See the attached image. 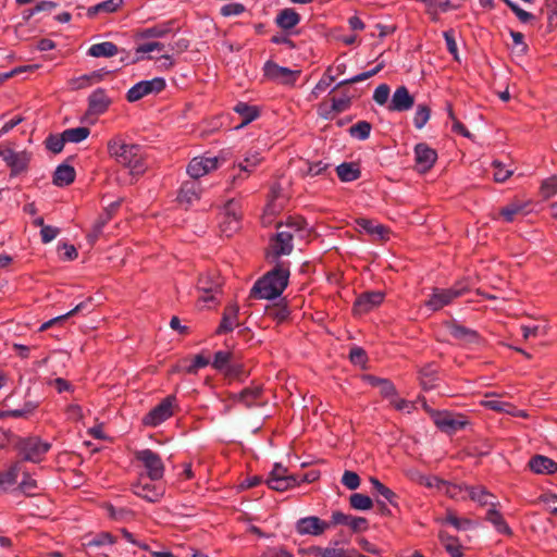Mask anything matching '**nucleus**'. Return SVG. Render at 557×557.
I'll return each mask as SVG.
<instances>
[{
    "mask_svg": "<svg viewBox=\"0 0 557 557\" xmlns=\"http://www.w3.org/2000/svg\"><path fill=\"white\" fill-rule=\"evenodd\" d=\"M138 460L146 470L147 476L151 481H159L164 475V463L161 457L151 449H141L135 454Z\"/></svg>",
    "mask_w": 557,
    "mask_h": 557,
    "instance_id": "0eeeda50",
    "label": "nucleus"
},
{
    "mask_svg": "<svg viewBox=\"0 0 557 557\" xmlns=\"http://www.w3.org/2000/svg\"><path fill=\"white\" fill-rule=\"evenodd\" d=\"M165 88V81L162 77H154L149 81H140L131 87L126 94L129 102H135L150 94L160 92Z\"/></svg>",
    "mask_w": 557,
    "mask_h": 557,
    "instance_id": "9d476101",
    "label": "nucleus"
},
{
    "mask_svg": "<svg viewBox=\"0 0 557 557\" xmlns=\"http://www.w3.org/2000/svg\"><path fill=\"white\" fill-rule=\"evenodd\" d=\"M264 76L270 81L284 85H294L300 72L267 61L263 66Z\"/></svg>",
    "mask_w": 557,
    "mask_h": 557,
    "instance_id": "9b49d317",
    "label": "nucleus"
},
{
    "mask_svg": "<svg viewBox=\"0 0 557 557\" xmlns=\"http://www.w3.org/2000/svg\"><path fill=\"white\" fill-rule=\"evenodd\" d=\"M331 524L317 516L300 518L295 525L296 532L300 535L320 536Z\"/></svg>",
    "mask_w": 557,
    "mask_h": 557,
    "instance_id": "4468645a",
    "label": "nucleus"
},
{
    "mask_svg": "<svg viewBox=\"0 0 557 557\" xmlns=\"http://www.w3.org/2000/svg\"><path fill=\"white\" fill-rule=\"evenodd\" d=\"M120 206V202H114L109 206V208L106 210V213L99 218V220L94 225L91 232L88 234V240L90 243H94L95 240L99 239V236L102 232V227L106 224V222L111 218L112 212Z\"/></svg>",
    "mask_w": 557,
    "mask_h": 557,
    "instance_id": "c9c22d12",
    "label": "nucleus"
},
{
    "mask_svg": "<svg viewBox=\"0 0 557 557\" xmlns=\"http://www.w3.org/2000/svg\"><path fill=\"white\" fill-rule=\"evenodd\" d=\"M18 487L24 494L32 496V495H35V493H36L37 482L33 478H30L28 474H25L22 482L20 483Z\"/></svg>",
    "mask_w": 557,
    "mask_h": 557,
    "instance_id": "338daca9",
    "label": "nucleus"
},
{
    "mask_svg": "<svg viewBox=\"0 0 557 557\" xmlns=\"http://www.w3.org/2000/svg\"><path fill=\"white\" fill-rule=\"evenodd\" d=\"M177 406L176 397L170 395L159 405L152 408L143 419L146 426H158L174 414V408Z\"/></svg>",
    "mask_w": 557,
    "mask_h": 557,
    "instance_id": "423d86ee",
    "label": "nucleus"
},
{
    "mask_svg": "<svg viewBox=\"0 0 557 557\" xmlns=\"http://www.w3.org/2000/svg\"><path fill=\"white\" fill-rule=\"evenodd\" d=\"M371 128L372 126L369 122L359 121L349 128V134L351 137L358 138L360 140H366L370 136Z\"/></svg>",
    "mask_w": 557,
    "mask_h": 557,
    "instance_id": "8fccbe9b",
    "label": "nucleus"
},
{
    "mask_svg": "<svg viewBox=\"0 0 557 557\" xmlns=\"http://www.w3.org/2000/svg\"><path fill=\"white\" fill-rule=\"evenodd\" d=\"M418 483L430 488H436L442 492L445 481L435 475H419Z\"/></svg>",
    "mask_w": 557,
    "mask_h": 557,
    "instance_id": "13d9d810",
    "label": "nucleus"
},
{
    "mask_svg": "<svg viewBox=\"0 0 557 557\" xmlns=\"http://www.w3.org/2000/svg\"><path fill=\"white\" fill-rule=\"evenodd\" d=\"M267 484L274 491L284 492L297 486L299 484V480L297 476L288 474L287 469L281 463H275L267 479Z\"/></svg>",
    "mask_w": 557,
    "mask_h": 557,
    "instance_id": "1a4fd4ad",
    "label": "nucleus"
},
{
    "mask_svg": "<svg viewBox=\"0 0 557 557\" xmlns=\"http://www.w3.org/2000/svg\"><path fill=\"white\" fill-rule=\"evenodd\" d=\"M370 482H371L373 488L376 491V493H379L381 496H383L389 504H392V505L395 504L396 494L391 488H388L387 486L382 484L374 476L370 478Z\"/></svg>",
    "mask_w": 557,
    "mask_h": 557,
    "instance_id": "6e6d98bb",
    "label": "nucleus"
},
{
    "mask_svg": "<svg viewBox=\"0 0 557 557\" xmlns=\"http://www.w3.org/2000/svg\"><path fill=\"white\" fill-rule=\"evenodd\" d=\"M467 492V498H470L476 503H479L481 506H485L491 504L494 506V503L490 502V498L492 495L482 486H466Z\"/></svg>",
    "mask_w": 557,
    "mask_h": 557,
    "instance_id": "e433bc0d",
    "label": "nucleus"
},
{
    "mask_svg": "<svg viewBox=\"0 0 557 557\" xmlns=\"http://www.w3.org/2000/svg\"><path fill=\"white\" fill-rule=\"evenodd\" d=\"M50 445L38 437L23 438L18 442L17 448L23 459L30 462H39L42 456L49 450Z\"/></svg>",
    "mask_w": 557,
    "mask_h": 557,
    "instance_id": "6e6552de",
    "label": "nucleus"
},
{
    "mask_svg": "<svg viewBox=\"0 0 557 557\" xmlns=\"http://www.w3.org/2000/svg\"><path fill=\"white\" fill-rule=\"evenodd\" d=\"M275 22L280 28L288 30L299 24L300 15L295 11V9L286 8L280 11Z\"/></svg>",
    "mask_w": 557,
    "mask_h": 557,
    "instance_id": "bb28decb",
    "label": "nucleus"
},
{
    "mask_svg": "<svg viewBox=\"0 0 557 557\" xmlns=\"http://www.w3.org/2000/svg\"><path fill=\"white\" fill-rule=\"evenodd\" d=\"M235 112H237L243 121L240 126L247 125L258 117L259 112L256 107L249 106L245 102H239L234 108Z\"/></svg>",
    "mask_w": 557,
    "mask_h": 557,
    "instance_id": "37998d69",
    "label": "nucleus"
},
{
    "mask_svg": "<svg viewBox=\"0 0 557 557\" xmlns=\"http://www.w3.org/2000/svg\"><path fill=\"white\" fill-rule=\"evenodd\" d=\"M355 550H347L339 547H325L322 552V557H356Z\"/></svg>",
    "mask_w": 557,
    "mask_h": 557,
    "instance_id": "680f3d73",
    "label": "nucleus"
},
{
    "mask_svg": "<svg viewBox=\"0 0 557 557\" xmlns=\"http://www.w3.org/2000/svg\"><path fill=\"white\" fill-rule=\"evenodd\" d=\"M529 467L536 474H552L557 471V462L543 455L532 457Z\"/></svg>",
    "mask_w": 557,
    "mask_h": 557,
    "instance_id": "5701e85b",
    "label": "nucleus"
},
{
    "mask_svg": "<svg viewBox=\"0 0 557 557\" xmlns=\"http://www.w3.org/2000/svg\"><path fill=\"white\" fill-rule=\"evenodd\" d=\"M0 158L12 169L14 173L22 172L26 169L30 154L26 151H14L11 148L0 147Z\"/></svg>",
    "mask_w": 557,
    "mask_h": 557,
    "instance_id": "f3484780",
    "label": "nucleus"
},
{
    "mask_svg": "<svg viewBox=\"0 0 557 557\" xmlns=\"http://www.w3.org/2000/svg\"><path fill=\"white\" fill-rule=\"evenodd\" d=\"M434 423L442 431L453 433L462 429L467 424V421L461 417H455L451 413L444 411L437 412L434 416Z\"/></svg>",
    "mask_w": 557,
    "mask_h": 557,
    "instance_id": "4be33fe9",
    "label": "nucleus"
},
{
    "mask_svg": "<svg viewBox=\"0 0 557 557\" xmlns=\"http://www.w3.org/2000/svg\"><path fill=\"white\" fill-rule=\"evenodd\" d=\"M436 521L440 523H448L458 531H465L471 529L474 525L470 519L459 518L455 511L450 509L446 510V516L444 518H437Z\"/></svg>",
    "mask_w": 557,
    "mask_h": 557,
    "instance_id": "7c9ffc66",
    "label": "nucleus"
},
{
    "mask_svg": "<svg viewBox=\"0 0 557 557\" xmlns=\"http://www.w3.org/2000/svg\"><path fill=\"white\" fill-rule=\"evenodd\" d=\"M52 183L58 187L70 185V161L65 160L54 171Z\"/></svg>",
    "mask_w": 557,
    "mask_h": 557,
    "instance_id": "79ce46f5",
    "label": "nucleus"
},
{
    "mask_svg": "<svg viewBox=\"0 0 557 557\" xmlns=\"http://www.w3.org/2000/svg\"><path fill=\"white\" fill-rule=\"evenodd\" d=\"M240 226V213L238 211V205L234 200L226 203L224 208L223 219L220 223L221 232L230 237Z\"/></svg>",
    "mask_w": 557,
    "mask_h": 557,
    "instance_id": "2eb2a0df",
    "label": "nucleus"
},
{
    "mask_svg": "<svg viewBox=\"0 0 557 557\" xmlns=\"http://www.w3.org/2000/svg\"><path fill=\"white\" fill-rule=\"evenodd\" d=\"M449 333L456 339H460L467 343L473 342L476 339V333L470 329H467L460 324H450L448 326Z\"/></svg>",
    "mask_w": 557,
    "mask_h": 557,
    "instance_id": "c03bdc74",
    "label": "nucleus"
},
{
    "mask_svg": "<svg viewBox=\"0 0 557 557\" xmlns=\"http://www.w3.org/2000/svg\"><path fill=\"white\" fill-rule=\"evenodd\" d=\"M261 388L259 386L248 387L240 393L233 394L231 398L236 403H242L245 407L250 408L258 405V400L261 396Z\"/></svg>",
    "mask_w": 557,
    "mask_h": 557,
    "instance_id": "393cba45",
    "label": "nucleus"
},
{
    "mask_svg": "<svg viewBox=\"0 0 557 557\" xmlns=\"http://www.w3.org/2000/svg\"><path fill=\"white\" fill-rule=\"evenodd\" d=\"M440 540L451 557H462V547L455 537L446 534L445 532H440Z\"/></svg>",
    "mask_w": 557,
    "mask_h": 557,
    "instance_id": "ea45409f",
    "label": "nucleus"
},
{
    "mask_svg": "<svg viewBox=\"0 0 557 557\" xmlns=\"http://www.w3.org/2000/svg\"><path fill=\"white\" fill-rule=\"evenodd\" d=\"M108 151L119 164L128 169L132 175H141L147 170L143 147L115 137L108 143Z\"/></svg>",
    "mask_w": 557,
    "mask_h": 557,
    "instance_id": "f257e3e1",
    "label": "nucleus"
},
{
    "mask_svg": "<svg viewBox=\"0 0 557 557\" xmlns=\"http://www.w3.org/2000/svg\"><path fill=\"white\" fill-rule=\"evenodd\" d=\"M233 359L234 355L231 351L219 350L214 354L211 364L215 370L224 372Z\"/></svg>",
    "mask_w": 557,
    "mask_h": 557,
    "instance_id": "09e8293b",
    "label": "nucleus"
},
{
    "mask_svg": "<svg viewBox=\"0 0 557 557\" xmlns=\"http://www.w3.org/2000/svg\"><path fill=\"white\" fill-rule=\"evenodd\" d=\"M20 472V463H14L0 472V493L9 492L16 484Z\"/></svg>",
    "mask_w": 557,
    "mask_h": 557,
    "instance_id": "b1692460",
    "label": "nucleus"
},
{
    "mask_svg": "<svg viewBox=\"0 0 557 557\" xmlns=\"http://www.w3.org/2000/svg\"><path fill=\"white\" fill-rule=\"evenodd\" d=\"M336 173L342 182H352L360 177L361 172L358 164L344 162L336 168Z\"/></svg>",
    "mask_w": 557,
    "mask_h": 557,
    "instance_id": "473e14b6",
    "label": "nucleus"
},
{
    "mask_svg": "<svg viewBox=\"0 0 557 557\" xmlns=\"http://www.w3.org/2000/svg\"><path fill=\"white\" fill-rule=\"evenodd\" d=\"M221 278L214 273H207L200 275L198 280V289L202 293L199 297V301L202 302V307L211 308L216 305V295L221 289Z\"/></svg>",
    "mask_w": 557,
    "mask_h": 557,
    "instance_id": "39448f33",
    "label": "nucleus"
},
{
    "mask_svg": "<svg viewBox=\"0 0 557 557\" xmlns=\"http://www.w3.org/2000/svg\"><path fill=\"white\" fill-rule=\"evenodd\" d=\"M170 33V27L166 25H156L151 27H147L141 29L137 37L139 39H149V38H163Z\"/></svg>",
    "mask_w": 557,
    "mask_h": 557,
    "instance_id": "49530a36",
    "label": "nucleus"
},
{
    "mask_svg": "<svg viewBox=\"0 0 557 557\" xmlns=\"http://www.w3.org/2000/svg\"><path fill=\"white\" fill-rule=\"evenodd\" d=\"M262 157L258 150H250L246 153L244 160L238 163V169L243 172H253L261 163Z\"/></svg>",
    "mask_w": 557,
    "mask_h": 557,
    "instance_id": "a19ab883",
    "label": "nucleus"
},
{
    "mask_svg": "<svg viewBox=\"0 0 557 557\" xmlns=\"http://www.w3.org/2000/svg\"><path fill=\"white\" fill-rule=\"evenodd\" d=\"M492 166L494 168V173H493L494 180L498 183L505 182L513 173V170L507 168L499 161H494L492 163Z\"/></svg>",
    "mask_w": 557,
    "mask_h": 557,
    "instance_id": "4d7b16f0",
    "label": "nucleus"
},
{
    "mask_svg": "<svg viewBox=\"0 0 557 557\" xmlns=\"http://www.w3.org/2000/svg\"><path fill=\"white\" fill-rule=\"evenodd\" d=\"M67 141H70V128L61 134L49 135L46 139V148L53 153H60Z\"/></svg>",
    "mask_w": 557,
    "mask_h": 557,
    "instance_id": "2f4dec72",
    "label": "nucleus"
},
{
    "mask_svg": "<svg viewBox=\"0 0 557 557\" xmlns=\"http://www.w3.org/2000/svg\"><path fill=\"white\" fill-rule=\"evenodd\" d=\"M420 384L423 389H432L437 381L436 369L432 364H428L420 370Z\"/></svg>",
    "mask_w": 557,
    "mask_h": 557,
    "instance_id": "4c0bfd02",
    "label": "nucleus"
},
{
    "mask_svg": "<svg viewBox=\"0 0 557 557\" xmlns=\"http://www.w3.org/2000/svg\"><path fill=\"white\" fill-rule=\"evenodd\" d=\"M485 519L494 525L497 532L506 535L511 534V529L505 521L503 515L496 510L494 506L487 510Z\"/></svg>",
    "mask_w": 557,
    "mask_h": 557,
    "instance_id": "72a5a7b5",
    "label": "nucleus"
},
{
    "mask_svg": "<svg viewBox=\"0 0 557 557\" xmlns=\"http://www.w3.org/2000/svg\"><path fill=\"white\" fill-rule=\"evenodd\" d=\"M350 506L357 510H369L373 506L372 499L360 493H355L349 497Z\"/></svg>",
    "mask_w": 557,
    "mask_h": 557,
    "instance_id": "3c124183",
    "label": "nucleus"
},
{
    "mask_svg": "<svg viewBox=\"0 0 557 557\" xmlns=\"http://www.w3.org/2000/svg\"><path fill=\"white\" fill-rule=\"evenodd\" d=\"M103 74L102 71H95L89 75H84L77 78L75 82L72 81V88H82L89 85L92 81H100Z\"/></svg>",
    "mask_w": 557,
    "mask_h": 557,
    "instance_id": "bf43d9fd",
    "label": "nucleus"
},
{
    "mask_svg": "<svg viewBox=\"0 0 557 557\" xmlns=\"http://www.w3.org/2000/svg\"><path fill=\"white\" fill-rule=\"evenodd\" d=\"M384 67V63H380L377 64L375 67H373L372 70L370 71H366V72H362L360 74H357L350 78H347V79H344V81H341L335 88H338L341 86H344V85H348V84H355V83H358V82H361V81H366L372 76H374L375 74H377Z\"/></svg>",
    "mask_w": 557,
    "mask_h": 557,
    "instance_id": "de8ad7c7",
    "label": "nucleus"
},
{
    "mask_svg": "<svg viewBox=\"0 0 557 557\" xmlns=\"http://www.w3.org/2000/svg\"><path fill=\"white\" fill-rule=\"evenodd\" d=\"M354 532H363L369 528L368 520L362 517L349 516L347 524Z\"/></svg>",
    "mask_w": 557,
    "mask_h": 557,
    "instance_id": "e2e57ef3",
    "label": "nucleus"
},
{
    "mask_svg": "<svg viewBox=\"0 0 557 557\" xmlns=\"http://www.w3.org/2000/svg\"><path fill=\"white\" fill-rule=\"evenodd\" d=\"M237 314L238 308L236 306L227 307L216 332L222 334L232 331L237 325Z\"/></svg>",
    "mask_w": 557,
    "mask_h": 557,
    "instance_id": "f704fd0d",
    "label": "nucleus"
},
{
    "mask_svg": "<svg viewBox=\"0 0 557 557\" xmlns=\"http://www.w3.org/2000/svg\"><path fill=\"white\" fill-rule=\"evenodd\" d=\"M89 102V112L94 114L103 113L110 101L107 97L106 92L102 89L95 90L88 98Z\"/></svg>",
    "mask_w": 557,
    "mask_h": 557,
    "instance_id": "c756f323",
    "label": "nucleus"
},
{
    "mask_svg": "<svg viewBox=\"0 0 557 557\" xmlns=\"http://www.w3.org/2000/svg\"><path fill=\"white\" fill-rule=\"evenodd\" d=\"M542 191L545 197H552L557 194V176L545 180L542 184Z\"/></svg>",
    "mask_w": 557,
    "mask_h": 557,
    "instance_id": "774afa93",
    "label": "nucleus"
},
{
    "mask_svg": "<svg viewBox=\"0 0 557 557\" xmlns=\"http://www.w3.org/2000/svg\"><path fill=\"white\" fill-rule=\"evenodd\" d=\"M201 193L200 183L194 180L186 181L181 185L176 200L182 207L188 209L199 201Z\"/></svg>",
    "mask_w": 557,
    "mask_h": 557,
    "instance_id": "dca6fc26",
    "label": "nucleus"
},
{
    "mask_svg": "<svg viewBox=\"0 0 557 557\" xmlns=\"http://www.w3.org/2000/svg\"><path fill=\"white\" fill-rule=\"evenodd\" d=\"M384 294L382 292H369L360 295L354 305L356 314H364L382 304Z\"/></svg>",
    "mask_w": 557,
    "mask_h": 557,
    "instance_id": "aec40b11",
    "label": "nucleus"
},
{
    "mask_svg": "<svg viewBox=\"0 0 557 557\" xmlns=\"http://www.w3.org/2000/svg\"><path fill=\"white\" fill-rule=\"evenodd\" d=\"M120 52L117 46L111 41L91 45L87 54L94 58H110Z\"/></svg>",
    "mask_w": 557,
    "mask_h": 557,
    "instance_id": "c85d7f7f",
    "label": "nucleus"
},
{
    "mask_svg": "<svg viewBox=\"0 0 557 557\" xmlns=\"http://www.w3.org/2000/svg\"><path fill=\"white\" fill-rule=\"evenodd\" d=\"M113 544L114 539L112 535L110 533L102 532L90 539L87 537L82 545L87 555L96 557L99 555H107Z\"/></svg>",
    "mask_w": 557,
    "mask_h": 557,
    "instance_id": "ddd939ff",
    "label": "nucleus"
},
{
    "mask_svg": "<svg viewBox=\"0 0 557 557\" xmlns=\"http://www.w3.org/2000/svg\"><path fill=\"white\" fill-rule=\"evenodd\" d=\"M288 278V267L278 263L272 271L255 283L250 296L256 299H275L287 287Z\"/></svg>",
    "mask_w": 557,
    "mask_h": 557,
    "instance_id": "f03ea898",
    "label": "nucleus"
},
{
    "mask_svg": "<svg viewBox=\"0 0 557 557\" xmlns=\"http://www.w3.org/2000/svg\"><path fill=\"white\" fill-rule=\"evenodd\" d=\"M123 3V0H106L96 5L88 8L87 15L94 16L98 13H112L115 12Z\"/></svg>",
    "mask_w": 557,
    "mask_h": 557,
    "instance_id": "58836bf2",
    "label": "nucleus"
},
{
    "mask_svg": "<svg viewBox=\"0 0 557 557\" xmlns=\"http://www.w3.org/2000/svg\"><path fill=\"white\" fill-rule=\"evenodd\" d=\"M351 106V98L347 95L332 98L330 107L321 104L319 108V114L325 120L333 119L335 114L347 111Z\"/></svg>",
    "mask_w": 557,
    "mask_h": 557,
    "instance_id": "412c9836",
    "label": "nucleus"
},
{
    "mask_svg": "<svg viewBox=\"0 0 557 557\" xmlns=\"http://www.w3.org/2000/svg\"><path fill=\"white\" fill-rule=\"evenodd\" d=\"M487 399L482 401V405L491 410L497 412H508V409L511 408L509 403L503 401L496 398V395L491 394L486 395Z\"/></svg>",
    "mask_w": 557,
    "mask_h": 557,
    "instance_id": "603ef678",
    "label": "nucleus"
},
{
    "mask_svg": "<svg viewBox=\"0 0 557 557\" xmlns=\"http://www.w3.org/2000/svg\"><path fill=\"white\" fill-rule=\"evenodd\" d=\"M466 486L467 485L463 486L445 481V485L442 488V493L447 495L449 498L456 500H465L467 499Z\"/></svg>",
    "mask_w": 557,
    "mask_h": 557,
    "instance_id": "a18cd8bd",
    "label": "nucleus"
},
{
    "mask_svg": "<svg viewBox=\"0 0 557 557\" xmlns=\"http://www.w3.org/2000/svg\"><path fill=\"white\" fill-rule=\"evenodd\" d=\"M468 290L469 285L466 281L457 282L448 288L435 287L424 301V306L433 312L438 311L445 306L450 305L456 298L463 296Z\"/></svg>",
    "mask_w": 557,
    "mask_h": 557,
    "instance_id": "20e7f679",
    "label": "nucleus"
},
{
    "mask_svg": "<svg viewBox=\"0 0 557 557\" xmlns=\"http://www.w3.org/2000/svg\"><path fill=\"white\" fill-rule=\"evenodd\" d=\"M163 49H164V45L159 41H150V42L141 44L136 47L133 60H127V62H140L146 59L150 60V59H152V57L149 55V53L154 52V51L161 52V51H163Z\"/></svg>",
    "mask_w": 557,
    "mask_h": 557,
    "instance_id": "a878e982",
    "label": "nucleus"
},
{
    "mask_svg": "<svg viewBox=\"0 0 557 557\" xmlns=\"http://www.w3.org/2000/svg\"><path fill=\"white\" fill-rule=\"evenodd\" d=\"M219 165L220 159L218 157L199 156L189 161L186 172L194 181H197L216 170Z\"/></svg>",
    "mask_w": 557,
    "mask_h": 557,
    "instance_id": "f8f14e48",
    "label": "nucleus"
},
{
    "mask_svg": "<svg viewBox=\"0 0 557 557\" xmlns=\"http://www.w3.org/2000/svg\"><path fill=\"white\" fill-rule=\"evenodd\" d=\"M389 94H391V89L388 87V85L386 84H381L379 85L374 92H373V100L379 104V106H384L387 103L388 101V98H389Z\"/></svg>",
    "mask_w": 557,
    "mask_h": 557,
    "instance_id": "052dcab7",
    "label": "nucleus"
},
{
    "mask_svg": "<svg viewBox=\"0 0 557 557\" xmlns=\"http://www.w3.org/2000/svg\"><path fill=\"white\" fill-rule=\"evenodd\" d=\"M210 364V360L202 355H196L191 363L186 368V372L189 374H196L200 368H205Z\"/></svg>",
    "mask_w": 557,
    "mask_h": 557,
    "instance_id": "69168bd1",
    "label": "nucleus"
},
{
    "mask_svg": "<svg viewBox=\"0 0 557 557\" xmlns=\"http://www.w3.org/2000/svg\"><path fill=\"white\" fill-rule=\"evenodd\" d=\"M431 110L426 104H419L417 107L414 116H413V125L416 128L421 129L430 120Z\"/></svg>",
    "mask_w": 557,
    "mask_h": 557,
    "instance_id": "864d4df0",
    "label": "nucleus"
},
{
    "mask_svg": "<svg viewBox=\"0 0 557 557\" xmlns=\"http://www.w3.org/2000/svg\"><path fill=\"white\" fill-rule=\"evenodd\" d=\"M37 408V405L35 403L28 401L26 403L23 408L21 409H12L7 411L0 412V418H22L30 414L35 409Z\"/></svg>",
    "mask_w": 557,
    "mask_h": 557,
    "instance_id": "5fc2aeb1",
    "label": "nucleus"
},
{
    "mask_svg": "<svg viewBox=\"0 0 557 557\" xmlns=\"http://www.w3.org/2000/svg\"><path fill=\"white\" fill-rule=\"evenodd\" d=\"M135 495L149 502H157L162 496V491L150 483L138 482L133 486Z\"/></svg>",
    "mask_w": 557,
    "mask_h": 557,
    "instance_id": "cd10ccee",
    "label": "nucleus"
},
{
    "mask_svg": "<svg viewBox=\"0 0 557 557\" xmlns=\"http://www.w3.org/2000/svg\"><path fill=\"white\" fill-rule=\"evenodd\" d=\"M414 159L418 171L426 172L434 165L437 153L426 144L420 143L414 147Z\"/></svg>",
    "mask_w": 557,
    "mask_h": 557,
    "instance_id": "a211bd4d",
    "label": "nucleus"
},
{
    "mask_svg": "<svg viewBox=\"0 0 557 557\" xmlns=\"http://www.w3.org/2000/svg\"><path fill=\"white\" fill-rule=\"evenodd\" d=\"M523 207L519 203H511L505 208H503L499 214L504 218L506 222H512L515 216L522 211Z\"/></svg>",
    "mask_w": 557,
    "mask_h": 557,
    "instance_id": "0e129e2a",
    "label": "nucleus"
},
{
    "mask_svg": "<svg viewBox=\"0 0 557 557\" xmlns=\"http://www.w3.org/2000/svg\"><path fill=\"white\" fill-rule=\"evenodd\" d=\"M307 231V223L304 219H290L285 228L278 231L271 242V249L275 257L289 255L293 251V238L296 234L302 236Z\"/></svg>",
    "mask_w": 557,
    "mask_h": 557,
    "instance_id": "7ed1b4c3",
    "label": "nucleus"
},
{
    "mask_svg": "<svg viewBox=\"0 0 557 557\" xmlns=\"http://www.w3.org/2000/svg\"><path fill=\"white\" fill-rule=\"evenodd\" d=\"M414 104V98L405 86H399L394 91L387 106L389 111L404 112L410 110Z\"/></svg>",
    "mask_w": 557,
    "mask_h": 557,
    "instance_id": "6ab92c4d",
    "label": "nucleus"
}]
</instances>
